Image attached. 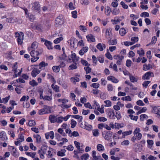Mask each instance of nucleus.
<instances>
[{"mask_svg":"<svg viewBox=\"0 0 160 160\" xmlns=\"http://www.w3.org/2000/svg\"><path fill=\"white\" fill-rule=\"evenodd\" d=\"M52 99V95L50 96H45L43 98V100H48V101H50Z\"/></svg>","mask_w":160,"mask_h":160,"instance_id":"nucleus-58","label":"nucleus"},{"mask_svg":"<svg viewBox=\"0 0 160 160\" xmlns=\"http://www.w3.org/2000/svg\"><path fill=\"white\" fill-rule=\"evenodd\" d=\"M29 84L32 87H34L38 85V84L34 80H32L29 82Z\"/></svg>","mask_w":160,"mask_h":160,"instance_id":"nucleus-34","label":"nucleus"},{"mask_svg":"<svg viewBox=\"0 0 160 160\" xmlns=\"http://www.w3.org/2000/svg\"><path fill=\"white\" fill-rule=\"evenodd\" d=\"M154 76V74L152 72H148L145 73L142 76V79L143 80H148L151 77H153Z\"/></svg>","mask_w":160,"mask_h":160,"instance_id":"nucleus-5","label":"nucleus"},{"mask_svg":"<svg viewBox=\"0 0 160 160\" xmlns=\"http://www.w3.org/2000/svg\"><path fill=\"white\" fill-rule=\"evenodd\" d=\"M45 45L47 47V48L48 49H52L53 48L52 46V43L47 40H46L44 42Z\"/></svg>","mask_w":160,"mask_h":160,"instance_id":"nucleus-11","label":"nucleus"},{"mask_svg":"<svg viewBox=\"0 0 160 160\" xmlns=\"http://www.w3.org/2000/svg\"><path fill=\"white\" fill-rule=\"evenodd\" d=\"M112 133L109 131L107 132L106 133H102V136L105 140H109L112 136Z\"/></svg>","mask_w":160,"mask_h":160,"instance_id":"nucleus-7","label":"nucleus"},{"mask_svg":"<svg viewBox=\"0 0 160 160\" xmlns=\"http://www.w3.org/2000/svg\"><path fill=\"white\" fill-rule=\"evenodd\" d=\"M126 33V31L124 28H121L119 30V34L121 36H124Z\"/></svg>","mask_w":160,"mask_h":160,"instance_id":"nucleus-27","label":"nucleus"},{"mask_svg":"<svg viewBox=\"0 0 160 160\" xmlns=\"http://www.w3.org/2000/svg\"><path fill=\"white\" fill-rule=\"evenodd\" d=\"M98 120L100 122H105L107 120V119L104 117H99L98 118Z\"/></svg>","mask_w":160,"mask_h":160,"instance_id":"nucleus-61","label":"nucleus"},{"mask_svg":"<svg viewBox=\"0 0 160 160\" xmlns=\"http://www.w3.org/2000/svg\"><path fill=\"white\" fill-rule=\"evenodd\" d=\"M140 132V129L139 128H137L134 130L133 134L134 136L137 138V140H140L142 137V134Z\"/></svg>","mask_w":160,"mask_h":160,"instance_id":"nucleus-3","label":"nucleus"},{"mask_svg":"<svg viewBox=\"0 0 160 160\" xmlns=\"http://www.w3.org/2000/svg\"><path fill=\"white\" fill-rule=\"evenodd\" d=\"M11 148H12V152L13 155L14 157L17 156V155L16 153V149L13 146H11Z\"/></svg>","mask_w":160,"mask_h":160,"instance_id":"nucleus-36","label":"nucleus"},{"mask_svg":"<svg viewBox=\"0 0 160 160\" xmlns=\"http://www.w3.org/2000/svg\"><path fill=\"white\" fill-rule=\"evenodd\" d=\"M129 78L131 81L132 82H133L137 81V79L133 76H130Z\"/></svg>","mask_w":160,"mask_h":160,"instance_id":"nucleus-54","label":"nucleus"},{"mask_svg":"<svg viewBox=\"0 0 160 160\" xmlns=\"http://www.w3.org/2000/svg\"><path fill=\"white\" fill-rule=\"evenodd\" d=\"M99 86V84L97 83H93L91 86L95 88H98Z\"/></svg>","mask_w":160,"mask_h":160,"instance_id":"nucleus-60","label":"nucleus"},{"mask_svg":"<svg viewBox=\"0 0 160 160\" xmlns=\"http://www.w3.org/2000/svg\"><path fill=\"white\" fill-rule=\"evenodd\" d=\"M152 66L150 64L147 65L146 64H144L143 66L142 69L144 71H147L152 69Z\"/></svg>","mask_w":160,"mask_h":160,"instance_id":"nucleus-18","label":"nucleus"},{"mask_svg":"<svg viewBox=\"0 0 160 160\" xmlns=\"http://www.w3.org/2000/svg\"><path fill=\"white\" fill-rule=\"evenodd\" d=\"M104 103L106 104L105 105V107H109L111 106V102L109 100H106L104 102Z\"/></svg>","mask_w":160,"mask_h":160,"instance_id":"nucleus-52","label":"nucleus"},{"mask_svg":"<svg viewBox=\"0 0 160 160\" xmlns=\"http://www.w3.org/2000/svg\"><path fill=\"white\" fill-rule=\"evenodd\" d=\"M0 138L3 141H6L8 139L6 133L4 131H2L0 132Z\"/></svg>","mask_w":160,"mask_h":160,"instance_id":"nucleus-6","label":"nucleus"},{"mask_svg":"<svg viewBox=\"0 0 160 160\" xmlns=\"http://www.w3.org/2000/svg\"><path fill=\"white\" fill-rule=\"evenodd\" d=\"M34 137L36 139V142L39 143L41 142V138L40 136L38 134L34 135Z\"/></svg>","mask_w":160,"mask_h":160,"instance_id":"nucleus-24","label":"nucleus"},{"mask_svg":"<svg viewBox=\"0 0 160 160\" xmlns=\"http://www.w3.org/2000/svg\"><path fill=\"white\" fill-rule=\"evenodd\" d=\"M137 53L141 56L144 54V51L142 48H140L139 50H138L137 51Z\"/></svg>","mask_w":160,"mask_h":160,"instance_id":"nucleus-49","label":"nucleus"},{"mask_svg":"<svg viewBox=\"0 0 160 160\" xmlns=\"http://www.w3.org/2000/svg\"><path fill=\"white\" fill-rule=\"evenodd\" d=\"M128 116L131 119L135 120V121H137L138 118V116H134L132 114H129Z\"/></svg>","mask_w":160,"mask_h":160,"instance_id":"nucleus-43","label":"nucleus"},{"mask_svg":"<svg viewBox=\"0 0 160 160\" xmlns=\"http://www.w3.org/2000/svg\"><path fill=\"white\" fill-rule=\"evenodd\" d=\"M124 58V56H121V58H120L119 60H118L117 62V64L118 65H120L121 64V63L122 62V60Z\"/></svg>","mask_w":160,"mask_h":160,"instance_id":"nucleus-63","label":"nucleus"},{"mask_svg":"<svg viewBox=\"0 0 160 160\" xmlns=\"http://www.w3.org/2000/svg\"><path fill=\"white\" fill-rule=\"evenodd\" d=\"M40 72V71L37 69H34L31 72V75L32 77H35Z\"/></svg>","mask_w":160,"mask_h":160,"instance_id":"nucleus-14","label":"nucleus"},{"mask_svg":"<svg viewBox=\"0 0 160 160\" xmlns=\"http://www.w3.org/2000/svg\"><path fill=\"white\" fill-rule=\"evenodd\" d=\"M81 62L82 64L84 66H89L90 64L88 63V62L86 60L82 59L81 60Z\"/></svg>","mask_w":160,"mask_h":160,"instance_id":"nucleus-30","label":"nucleus"},{"mask_svg":"<svg viewBox=\"0 0 160 160\" xmlns=\"http://www.w3.org/2000/svg\"><path fill=\"white\" fill-rule=\"evenodd\" d=\"M71 58H72L74 63L77 64L78 59L76 58V56L75 53H72L71 55Z\"/></svg>","mask_w":160,"mask_h":160,"instance_id":"nucleus-21","label":"nucleus"},{"mask_svg":"<svg viewBox=\"0 0 160 160\" xmlns=\"http://www.w3.org/2000/svg\"><path fill=\"white\" fill-rule=\"evenodd\" d=\"M92 59L93 60V62L95 64V65L93 64L94 66L98 62V59L96 58V57L94 55H93L92 56Z\"/></svg>","mask_w":160,"mask_h":160,"instance_id":"nucleus-59","label":"nucleus"},{"mask_svg":"<svg viewBox=\"0 0 160 160\" xmlns=\"http://www.w3.org/2000/svg\"><path fill=\"white\" fill-rule=\"evenodd\" d=\"M52 69L53 71L55 72H59L60 68L58 66H54L52 68Z\"/></svg>","mask_w":160,"mask_h":160,"instance_id":"nucleus-40","label":"nucleus"},{"mask_svg":"<svg viewBox=\"0 0 160 160\" xmlns=\"http://www.w3.org/2000/svg\"><path fill=\"white\" fill-rule=\"evenodd\" d=\"M107 89L108 91L111 92L113 91V88L112 84H109L107 85Z\"/></svg>","mask_w":160,"mask_h":160,"instance_id":"nucleus-55","label":"nucleus"},{"mask_svg":"<svg viewBox=\"0 0 160 160\" xmlns=\"http://www.w3.org/2000/svg\"><path fill=\"white\" fill-rule=\"evenodd\" d=\"M107 79L108 80H111L112 82L115 83H117L118 82V80L113 76H108L107 78Z\"/></svg>","mask_w":160,"mask_h":160,"instance_id":"nucleus-17","label":"nucleus"},{"mask_svg":"<svg viewBox=\"0 0 160 160\" xmlns=\"http://www.w3.org/2000/svg\"><path fill=\"white\" fill-rule=\"evenodd\" d=\"M38 53H38L37 51H36L34 50H32L30 52V54L32 57H34L36 56H38Z\"/></svg>","mask_w":160,"mask_h":160,"instance_id":"nucleus-29","label":"nucleus"},{"mask_svg":"<svg viewBox=\"0 0 160 160\" xmlns=\"http://www.w3.org/2000/svg\"><path fill=\"white\" fill-rule=\"evenodd\" d=\"M25 153L27 155L30 156L33 158H35V156L36 154V152H25Z\"/></svg>","mask_w":160,"mask_h":160,"instance_id":"nucleus-28","label":"nucleus"},{"mask_svg":"<svg viewBox=\"0 0 160 160\" xmlns=\"http://www.w3.org/2000/svg\"><path fill=\"white\" fill-rule=\"evenodd\" d=\"M48 65V63H45L44 62H41L39 65H38L39 68L40 69H41L42 67H45L47 66Z\"/></svg>","mask_w":160,"mask_h":160,"instance_id":"nucleus-25","label":"nucleus"},{"mask_svg":"<svg viewBox=\"0 0 160 160\" xmlns=\"http://www.w3.org/2000/svg\"><path fill=\"white\" fill-rule=\"evenodd\" d=\"M86 38L88 41H89V40H90L91 42H95V41L94 36L92 34H88Z\"/></svg>","mask_w":160,"mask_h":160,"instance_id":"nucleus-15","label":"nucleus"},{"mask_svg":"<svg viewBox=\"0 0 160 160\" xmlns=\"http://www.w3.org/2000/svg\"><path fill=\"white\" fill-rule=\"evenodd\" d=\"M140 16L141 17H148L149 16V14L148 12H144L142 13L141 15Z\"/></svg>","mask_w":160,"mask_h":160,"instance_id":"nucleus-53","label":"nucleus"},{"mask_svg":"<svg viewBox=\"0 0 160 160\" xmlns=\"http://www.w3.org/2000/svg\"><path fill=\"white\" fill-rule=\"evenodd\" d=\"M112 36L111 33V31L110 29H107L106 31V37L107 39H109L111 38Z\"/></svg>","mask_w":160,"mask_h":160,"instance_id":"nucleus-22","label":"nucleus"},{"mask_svg":"<svg viewBox=\"0 0 160 160\" xmlns=\"http://www.w3.org/2000/svg\"><path fill=\"white\" fill-rule=\"evenodd\" d=\"M10 98V96L9 95L8 97H6L5 98H2V103H7L9 99Z\"/></svg>","mask_w":160,"mask_h":160,"instance_id":"nucleus-45","label":"nucleus"},{"mask_svg":"<svg viewBox=\"0 0 160 160\" xmlns=\"http://www.w3.org/2000/svg\"><path fill=\"white\" fill-rule=\"evenodd\" d=\"M63 39V38L62 37L56 38L54 41V43L55 44L59 43Z\"/></svg>","mask_w":160,"mask_h":160,"instance_id":"nucleus-44","label":"nucleus"},{"mask_svg":"<svg viewBox=\"0 0 160 160\" xmlns=\"http://www.w3.org/2000/svg\"><path fill=\"white\" fill-rule=\"evenodd\" d=\"M105 9H106L107 15L109 16L110 15L111 12H112L111 8L109 7L108 6Z\"/></svg>","mask_w":160,"mask_h":160,"instance_id":"nucleus-50","label":"nucleus"},{"mask_svg":"<svg viewBox=\"0 0 160 160\" xmlns=\"http://www.w3.org/2000/svg\"><path fill=\"white\" fill-rule=\"evenodd\" d=\"M117 41L116 39H111L108 40V43L109 45H116L117 43Z\"/></svg>","mask_w":160,"mask_h":160,"instance_id":"nucleus-20","label":"nucleus"},{"mask_svg":"<svg viewBox=\"0 0 160 160\" xmlns=\"http://www.w3.org/2000/svg\"><path fill=\"white\" fill-rule=\"evenodd\" d=\"M24 136L22 135V133H20L18 135V138L17 139V140H20L21 142L24 140Z\"/></svg>","mask_w":160,"mask_h":160,"instance_id":"nucleus-32","label":"nucleus"},{"mask_svg":"<svg viewBox=\"0 0 160 160\" xmlns=\"http://www.w3.org/2000/svg\"><path fill=\"white\" fill-rule=\"evenodd\" d=\"M105 56L108 58L110 60L112 59V56L109 52L107 51V52L105 54Z\"/></svg>","mask_w":160,"mask_h":160,"instance_id":"nucleus-51","label":"nucleus"},{"mask_svg":"<svg viewBox=\"0 0 160 160\" xmlns=\"http://www.w3.org/2000/svg\"><path fill=\"white\" fill-rule=\"evenodd\" d=\"M152 112L160 116V107L155 106L152 107Z\"/></svg>","mask_w":160,"mask_h":160,"instance_id":"nucleus-8","label":"nucleus"},{"mask_svg":"<svg viewBox=\"0 0 160 160\" xmlns=\"http://www.w3.org/2000/svg\"><path fill=\"white\" fill-rule=\"evenodd\" d=\"M120 4L122 6L123 8L125 9H127L128 8V5L125 4L124 2L123 1L120 2Z\"/></svg>","mask_w":160,"mask_h":160,"instance_id":"nucleus-62","label":"nucleus"},{"mask_svg":"<svg viewBox=\"0 0 160 160\" xmlns=\"http://www.w3.org/2000/svg\"><path fill=\"white\" fill-rule=\"evenodd\" d=\"M138 40V38L137 37H132L131 39V41L133 43V44L137 42Z\"/></svg>","mask_w":160,"mask_h":160,"instance_id":"nucleus-47","label":"nucleus"},{"mask_svg":"<svg viewBox=\"0 0 160 160\" xmlns=\"http://www.w3.org/2000/svg\"><path fill=\"white\" fill-rule=\"evenodd\" d=\"M49 120L51 123H54L56 122L57 120V117L53 114L49 115Z\"/></svg>","mask_w":160,"mask_h":160,"instance_id":"nucleus-12","label":"nucleus"},{"mask_svg":"<svg viewBox=\"0 0 160 160\" xmlns=\"http://www.w3.org/2000/svg\"><path fill=\"white\" fill-rule=\"evenodd\" d=\"M89 157V155L88 153L83 154L81 157V158L82 160H86Z\"/></svg>","mask_w":160,"mask_h":160,"instance_id":"nucleus-31","label":"nucleus"},{"mask_svg":"<svg viewBox=\"0 0 160 160\" xmlns=\"http://www.w3.org/2000/svg\"><path fill=\"white\" fill-rule=\"evenodd\" d=\"M92 133L93 135L95 137L98 136L99 134L98 130V129L93 130L92 131Z\"/></svg>","mask_w":160,"mask_h":160,"instance_id":"nucleus-42","label":"nucleus"},{"mask_svg":"<svg viewBox=\"0 0 160 160\" xmlns=\"http://www.w3.org/2000/svg\"><path fill=\"white\" fill-rule=\"evenodd\" d=\"M78 41L74 38H72L70 40V45L74 48H76L75 44L78 43Z\"/></svg>","mask_w":160,"mask_h":160,"instance_id":"nucleus-9","label":"nucleus"},{"mask_svg":"<svg viewBox=\"0 0 160 160\" xmlns=\"http://www.w3.org/2000/svg\"><path fill=\"white\" fill-rule=\"evenodd\" d=\"M88 50V48L85 47L82 48L79 51V54L81 55H83Z\"/></svg>","mask_w":160,"mask_h":160,"instance_id":"nucleus-16","label":"nucleus"},{"mask_svg":"<svg viewBox=\"0 0 160 160\" xmlns=\"http://www.w3.org/2000/svg\"><path fill=\"white\" fill-rule=\"evenodd\" d=\"M112 13L114 15H117L120 12V10L119 9L115 8L112 11Z\"/></svg>","mask_w":160,"mask_h":160,"instance_id":"nucleus-46","label":"nucleus"},{"mask_svg":"<svg viewBox=\"0 0 160 160\" xmlns=\"http://www.w3.org/2000/svg\"><path fill=\"white\" fill-rule=\"evenodd\" d=\"M71 128H73L76 126L77 124V122L74 120L72 119L71 121Z\"/></svg>","mask_w":160,"mask_h":160,"instance_id":"nucleus-48","label":"nucleus"},{"mask_svg":"<svg viewBox=\"0 0 160 160\" xmlns=\"http://www.w3.org/2000/svg\"><path fill=\"white\" fill-rule=\"evenodd\" d=\"M147 142L148 145H149L148 148H151L154 143L153 141L152 140H147Z\"/></svg>","mask_w":160,"mask_h":160,"instance_id":"nucleus-39","label":"nucleus"},{"mask_svg":"<svg viewBox=\"0 0 160 160\" xmlns=\"http://www.w3.org/2000/svg\"><path fill=\"white\" fill-rule=\"evenodd\" d=\"M84 69L85 70L87 74L90 73L92 70L91 68L89 66L84 67Z\"/></svg>","mask_w":160,"mask_h":160,"instance_id":"nucleus-41","label":"nucleus"},{"mask_svg":"<svg viewBox=\"0 0 160 160\" xmlns=\"http://www.w3.org/2000/svg\"><path fill=\"white\" fill-rule=\"evenodd\" d=\"M96 47L100 51H102L106 47L104 44L99 43L97 45Z\"/></svg>","mask_w":160,"mask_h":160,"instance_id":"nucleus-13","label":"nucleus"},{"mask_svg":"<svg viewBox=\"0 0 160 160\" xmlns=\"http://www.w3.org/2000/svg\"><path fill=\"white\" fill-rule=\"evenodd\" d=\"M28 124L30 127L34 126L36 125V122L34 120H30L29 121Z\"/></svg>","mask_w":160,"mask_h":160,"instance_id":"nucleus-35","label":"nucleus"},{"mask_svg":"<svg viewBox=\"0 0 160 160\" xmlns=\"http://www.w3.org/2000/svg\"><path fill=\"white\" fill-rule=\"evenodd\" d=\"M77 68V66L76 64H72L70 65L68 67V69L69 70H73V69H75Z\"/></svg>","mask_w":160,"mask_h":160,"instance_id":"nucleus-38","label":"nucleus"},{"mask_svg":"<svg viewBox=\"0 0 160 160\" xmlns=\"http://www.w3.org/2000/svg\"><path fill=\"white\" fill-rule=\"evenodd\" d=\"M53 89L56 92H59V87L57 85L52 84L51 86Z\"/></svg>","mask_w":160,"mask_h":160,"instance_id":"nucleus-23","label":"nucleus"},{"mask_svg":"<svg viewBox=\"0 0 160 160\" xmlns=\"http://www.w3.org/2000/svg\"><path fill=\"white\" fill-rule=\"evenodd\" d=\"M85 124L84 126V128L88 131H91L92 129V126L91 125L88 124L87 123L85 122Z\"/></svg>","mask_w":160,"mask_h":160,"instance_id":"nucleus-19","label":"nucleus"},{"mask_svg":"<svg viewBox=\"0 0 160 160\" xmlns=\"http://www.w3.org/2000/svg\"><path fill=\"white\" fill-rule=\"evenodd\" d=\"M132 130H129V131L124 132L122 133L123 135L122 137L125 138V135H128L132 134Z\"/></svg>","mask_w":160,"mask_h":160,"instance_id":"nucleus-33","label":"nucleus"},{"mask_svg":"<svg viewBox=\"0 0 160 160\" xmlns=\"http://www.w3.org/2000/svg\"><path fill=\"white\" fill-rule=\"evenodd\" d=\"M28 18L31 22H33L35 19V17L32 14L28 15Z\"/></svg>","mask_w":160,"mask_h":160,"instance_id":"nucleus-64","label":"nucleus"},{"mask_svg":"<svg viewBox=\"0 0 160 160\" xmlns=\"http://www.w3.org/2000/svg\"><path fill=\"white\" fill-rule=\"evenodd\" d=\"M129 141L128 140H125L123 141L122 143H121V145H125V146H127L129 144Z\"/></svg>","mask_w":160,"mask_h":160,"instance_id":"nucleus-56","label":"nucleus"},{"mask_svg":"<svg viewBox=\"0 0 160 160\" xmlns=\"http://www.w3.org/2000/svg\"><path fill=\"white\" fill-rule=\"evenodd\" d=\"M24 36V33L22 32H20L19 33L17 32H15V36L17 38L18 45H21L22 44Z\"/></svg>","mask_w":160,"mask_h":160,"instance_id":"nucleus-1","label":"nucleus"},{"mask_svg":"<svg viewBox=\"0 0 160 160\" xmlns=\"http://www.w3.org/2000/svg\"><path fill=\"white\" fill-rule=\"evenodd\" d=\"M32 8L33 10H38L40 9V6L39 2H35L32 3Z\"/></svg>","mask_w":160,"mask_h":160,"instance_id":"nucleus-10","label":"nucleus"},{"mask_svg":"<svg viewBox=\"0 0 160 160\" xmlns=\"http://www.w3.org/2000/svg\"><path fill=\"white\" fill-rule=\"evenodd\" d=\"M38 45V43L36 42H34L32 43L31 48L34 49H35L37 48Z\"/></svg>","mask_w":160,"mask_h":160,"instance_id":"nucleus-37","label":"nucleus"},{"mask_svg":"<svg viewBox=\"0 0 160 160\" xmlns=\"http://www.w3.org/2000/svg\"><path fill=\"white\" fill-rule=\"evenodd\" d=\"M97 150L99 151H102L104 150V146L101 144H99L97 146Z\"/></svg>","mask_w":160,"mask_h":160,"instance_id":"nucleus-26","label":"nucleus"},{"mask_svg":"<svg viewBox=\"0 0 160 160\" xmlns=\"http://www.w3.org/2000/svg\"><path fill=\"white\" fill-rule=\"evenodd\" d=\"M148 118V116L146 114H142L140 116V119L142 121H143L144 119H147Z\"/></svg>","mask_w":160,"mask_h":160,"instance_id":"nucleus-57","label":"nucleus"},{"mask_svg":"<svg viewBox=\"0 0 160 160\" xmlns=\"http://www.w3.org/2000/svg\"><path fill=\"white\" fill-rule=\"evenodd\" d=\"M51 112V108L48 106L44 105V108L40 109L38 113L39 115H42L45 113H49Z\"/></svg>","mask_w":160,"mask_h":160,"instance_id":"nucleus-2","label":"nucleus"},{"mask_svg":"<svg viewBox=\"0 0 160 160\" xmlns=\"http://www.w3.org/2000/svg\"><path fill=\"white\" fill-rule=\"evenodd\" d=\"M55 23L56 27H60L64 23L63 20L61 17L59 16L56 18Z\"/></svg>","mask_w":160,"mask_h":160,"instance_id":"nucleus-4","label":"nucleus"}]
</instances>
